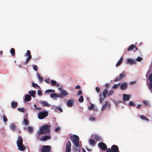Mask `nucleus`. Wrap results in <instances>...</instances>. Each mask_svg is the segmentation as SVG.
Masks as SVG:
<instances>
[{"label": "nucleus", "instance_id": "obj_1", "mask_svg": "<svg viewBox=\"0 0 152 152\" xmlns=\"http://www.w3.org/2000/svg\"><path fill=\"white\" fill-rule=\"evenodd\" d=\"M50 126L49 125H44L42 126V128L39 129V131L38 132V134L37 138L39 139V135L43 134H48L50 132Z\"/></svg>", "mask_w": 152, "mask_h": 152}, {"label": "nucleus", "instance_id": "obj_2", "mask_svg": "<svg viewBox=\"0 0 152 152\" xmlns=\"http://www.w3.org/2000/svg\"><path fill=\"white\" fill-rule=\"evenodd\" d=\"M16 143L18 149L20 151H23L26 149V147L23 144V138L20 136H18Z\"/></svg>", "mask_w": 152, "mask_h": 152}, {"label": "nucleus", "instance_id": "obj_3", "mask_svg": "<svg viewBox=\"0 0 152 152\" xmlns=\"http://www.w3.org/2000/svg\"><path fill=\"white\" fill-rule=\"evenodd\" d=\"M71 140L73 143L76 147H78L79 146V137L77 135H74L71 137Z\"/></svg>", "mask_w": 152, "mask_h": 152}, {"label": "nucleus", "instance_id": "obj_4", "mask_svg": "<svg viewBox=\"0 0 152 152\" xmlns=\"http://www.w3.org/2000/svg\"><path fill=\"white\" fill-rule=\"evenodd\" d=\"M48 112L47 111H42L39 112L38 114V118L40 119H42L48 116Z\"/></svg>", "mask_w": 152, "mask_h": 152}, {"label": "nucleus", "instance_id": "obj_5", "mask_svg": "<svg viewBox=\"0 0 152 152\" xmlns=\"http://www.w3.org/2000/svg\"><path fill=\"white\" fill-rule=\"evenodd\" d=\"M106 152H119V148L116 145H113L111 146V148H108Z\"/></svg>", "mask_w": 152, "mask_h": 152}, {"label": "nucleus", "instance_id": "obj_6", "mask_svg": "<svg viewBox=\"0 0 152 152\" xmlns=\"http://www.w3.org/2000/svg\"><path fill=\"white\" fill-rule=\"evenodd\" d=\"M51 147L50 145H43L42 148V152H50L51 151Z\"/></svg>", "mask_w": 152, "mask_h": 152}, {"label": "nucleus", "instance_id": "obj_7", "mask_svg": "<svg viewBox=\"0 0 152 152\" xmlns=\"http://www.w3.org/2000/svg\"><path fill=\"white\" fill-rule=\"evenodd\" d=\"M58 88L61 92V94H59V96H60V97H63L67 96L68 94V93L66 91L63 90L61 88Z\"/></svg>", "mask_w": 152, "mask_h": 152}, {"label": "nucleus", "instance_id": "obj_8", "mask_svg": "<svg viewBox=\"0 0 152 152\" xmlns=\"http://www.w3.org/2000/svg\"><path fill=\"white\" fill-rule=\"evenodd\" d=\"M126 75L125 72L124 71L122 72L119 75V77H117L114 80L115 82L120 81L122 78L125 77Z\"/></svg>", "mask_w": 152, "mask_h": 152}, {"label": "nucleus", "instance_id": "obj_9", "mask_svg": "<svg viewBox=\"0 0 152 152\" xmlns=\"http://www.w3.org/2000/svg\"><path fill=\"white\" fill-rule=\"evenodd\" d=\"M98 145L99 147L103 150L104 151L107 149V146L106 145L104 142H100L98 143Z\"/></svg>", "mask_w": 152, "mask_h": 152}, {"label": "nucleus", "instance_id": "obj_10", "mask_svg": "<svg viewBox=\"0 0 152 152\" xmlns=\"http://www.w3.org/2000/svg\"><path fill=\"white\" fill-rule=\"evenodd\" d=\"M71 143L70 141H69L66 143V151L70 152L71 151Z\"/></svg>", "mask_w": 152, "mask_h": 152}, {"label": "nucleus", "instance_id": "obj_11", "mask_svg": "<svg viewBox=\"0 0 152 152\" xmlns=\"http://www.w3.org/2000/svg\"><path fill=\"white\" fill-rule=\"evenodd\" d=\"M126 63L132 65L136 64V61L134 60H133L130 58H128L126 62Z\"/></svg>", "mask_w": 152, "mask_h": 152}, {"label": "nucleus", "instance_id": "obj_12", "mask_svg": "<svg viewBox=\"0 0 152 152\" xmlns=\"http://www.w3.org/2000/svg\"><path fill=\"white\" fill-rule=\"evenodd\" d=\"M133 50L134 51H135L137 50V48L136 47H135L134 45H131L127 49L128 51H131Z\"/></svg>", "mask_w": 152, "mask_h": 152}, {"label": "nucleus", "instance_id": "obj_13", "mask_svg": "<svg viewBox=\"0 0 152 152\" xmlns=\"http://www.w3.org/2000/svg\"><path fill=\"white\" fill-rule=\"evenodd\" d=\"M50 138L51 137L50 136L45 135L41 137L39 140L42 141H46L50 139Z\"/></svg>", "mask_w": 152, "mask_h": 152}, {"label": "nucleus", "instance_id": "obj_14", "mask_svg": "<svg viewBox=\"0 0 152 152\" xmlns=\"http://www.w3.org/2000/svg\"><path fill=\"white\" fill-rule=\"evenodd\" d=\"M128 87L127 84L126 83H124L121 84L120 86L122 90L126 89Z\"/></svg>", "mask_w": 152, "mask_h": 152}, {"label": "nucleus", "instance_id": "obj_15", "mask_svg": "<svg viewBox=\"0 0 152 152\" xmlns=\"http://www.w3.org/2000/svg\"><path fill=\"white\" fill-rule=\"evenodd\" d=\"M107 106H108L109 107L110 106V104L107 101H106L105 104L103 105L101 108L102 111H104L107 108Z\"/></svg>", "mask_w": 152, "mask_h": 152}, {"label": "nucleus", "instance_id": "obj_16", "mask_svg": "<svg viewBox=\"0 0 152 152\" xmlns=\"http://www.w3.org/2000/svg\"><path fill=\"white\" fill-rule=\"evenodd\" d=\"M74 101L72 99L68 100L67 102V105L69 107H71L74 104Z\"/></svg>", "mask_w": 152, "mask_h": 152}, {"label": "nucleus", "instance_id": "obj_17", "mask_svg": "<svg viewBox=\"0 0 152 152\" xmlns=\"http://www.w3.org/2000/svg\"><path fill=\"white\" fill-rule=\"evenodd\" d=\"M130 99V96L126 94H124L123 95V100L124 101H129Z\"/></svg>", "mask_w": 152, "mask_h": 152}, {"label": "nucleus", "instance_id": "obj_18", "mask_svg": "<svg viewBox=\"0 0 152 152\" xmlns=\"http://www.w3.org/2000/svg\"><path fill=\"white\" fill-rule=\"evenodd\" d=\"M51 85L53 86H55L58 87L59 86V84L57 83L55 80H52L51 81Z\"/></svg>", "mask_w": 152, "mask_h": 152}, {"label": "nucleus", "instance_id": "obj_19", "mask_svg": "<svg viewBox=\"0 0 152 152\" xmlns=\"http://www.w3.org/2000/svg\"><path fill=\"white\" fill-rule=\"evenodd\" d=\"M18 105V103L17 102L13 101L11 103V106L12 108H15Z\"/></svg>", "mask_w": 152, "mask_h": 152}, {"label": "nucleus", "instance_id": "obj_20", "mask_svg": "<svg viewBox=\"0 0 152 152\" xmlns=\"http://www.w3.org/2000/svg\"><path fill=\"white\" fill-rule=\"evenodd\" d=\"M41 103L46 107H49L50 106V104H49L47 101H42L41 102Z\"/></svg>", "mask_w": 152, "mask_h": 152}, {"label": "nucleus", "instance_id": "obj_21", "mask_svg": "<svg viewBox=\"0 0 152 152\" xmlns=\"http://www.w3.org/2000/svg\"><path fill=\"white\" fill-rule=\"evenodd\" d=\"M54 111L56 112H57L58 110H59L61 112H63V110L61 108L58 106H56L54 107Z\"/></svg>", "mask_w": 152, "mask_h": 152}, {"label": "nucleus", "instance_id": "obj_22", "mask_svg": "<svg viewBox=\"0 0 152 152\" xmlns=\"http://www.w3.org/2000/svg\"><path fill=\"white\" fill-rule=\"evenodd\" d=\"M123 59V57H122L121 58L120 60L116 64V66H119L121 64L122 62Z\"/></svg>", "mask_w": 152, "mask_h": 152}, {"label": "nucleus", "instance_id": "obj_23", "mask_svg": "<svg viewBox=\"0 0 152 152\" xmlns=\"http://www.w3.org/2000/svg\"><path fill=\"white\" fill-rule=\"evenodd\" d=\"M89 144L92 146H94L96 142L95 141L92 139H90L89 140Z\"/></svg>", "mask_w": 152, "mask_h": 152}, {"label": "nucleus", "instance_id": "obj_24", "mask_svg": "<svg viewBox=\"0 0 152 152\" xmlns=\"http://www.w3.org/2000/svg\"><path fill=\"white\" fill-rule=\"evenodd\" d=\"M31 97L30 95H26L25 97V101H29L31 100Z\"/></svg>", "mask_w": 152, "mask_h": 152}, {"label": "nucleus", "instance_id": "obj_25", "mask_svg": "<svg viewBox=\"0 0 152 152\" xmlns=\"http://www.w3.org/2000/svg\"><path fill=\"white\" fill-rule=\"evenodd\" d=\"M10 128L13 131H15L16 129V127L15 125L14 124L12 123L10 124Z\"/></svg>", "mask_w": 152, "mask_h": 152}, {"label": "nucleus", "instance_id": "obj_26", "mask_svg": "<svg viewBox=\"0 0 152 152\" xmlns=\"http://www.w3.org/2000/svg\"><path fill=\"white\" fill-rule=\"evenodd\" d=\"M50 96L52 98L55 97H60V96H59L58 94H56V93H55L50 94Z\"/></svg>", "mask_w": 152, "mask_h": 152}, {"label": "nucleus", "instance_id": "obj_27", "mask_svg": "<svg viewBox=\"0 0 152 152\" xmlns=\"http://www.w3.org/2000/svg\"><path fill=\"white\" fill-rule=\"evenodd\" d=\"M99 101L100 102V103L102 104L103 102V101L104 100V98L102 97V93H100L99 95Z\"/></svg>", "mask_w": 152, "mask_h": 152}, {"label": "nucleus", "instance_id": "obj_28", "mask_svg": "<svg viewBox=\"0 0 152 152\" xmlns=\"http://www.w3.org/2000/svg\"><path fill=\"white\" fill-rule=\"evenodd\" d=\"M36 92L34 91H29L28 93L30 94V95L32 96L33 97H35V95L36 94Z\"/></svg>", "mask_w": 152, "mask_h": 152}, {"label": "nucleus", "instance_id": "obj_29", "mask_svg": "<svg viewBox=\"0 0 152 152\" xmlns=\"http://www.w3.org/2000/svg\"><path fill=\"white\" fill-rule=\"evenodd\" d=\"M25 56H28V57L30 56L31 58V55L30 51L29 50H27V52L25 54Z\"/></svg>", "mask_w": 152, "mask_h": 152}, {"label": "nucleus", "instance_id": "obj_30", "mask_svg": "<svg viewBox=\"0 0 152 152\" xmlns=\"http://www.w3.org/2000/svg\"><path fill=\"white\" fill-rule=\"evenodd\" d=\"M27 129L28 132L30 133H31L33 131V128L31 126H28Z\"/></svg>", "mask_w": 152, "mask_h": 152}, {"label": "nucleus", "instance_id": "obj_31", "mask_svg": "<svg viewBox=\"0 0 152 152\" xmlns=\"http://www.w3.org/2000/svg\"><path fill=\"white\" fill-rule=\"evenodd\" d=\"M23 124L26 125H27L28 124L29 121L26 119L24 118L23 120Z\"/></svg>", "mask_w": 152, "mask_h": 152}, {"label": "nucleus", "instance_id": "obj_32", "mask_svg": "<svg viewBox=\"0 0 152 152\" xmlns=\"http://www.w3.org/2000/svg\"><path fill=\"white\" fill-rule=\"evenodd\" d=\"M32 85L33 87H37L38 88H40V86L38 85L37 84L35 83H32Z\"/></svg>", "mask_w": 152, "mask_h": 152}, {"label": "nucleus", "instance_id": "obj_33", "mask_svg": "<svg viewBox=\"0 0 152 152\" xmlns=\"http://www.w3.org/2000/svg\"><path fill=\"white\" fill-rule=\"evenodd\" d=\"M94 105L92 104H91V106H89L88 107V109L89 110H91L93 109H94Z\"/></svg>", "mask_w": 152, "mask_h": 152}, {"label": "nucleus", "instance_id": "obj_34", "mask_svg": "<svg viewBox=\"0 0 152 152\" xmlns=\"http://www.w3.org/2000/svg\"><path fill=\"white\" fill-rule=\"evenodd\" d=\"M15 50L14 48H12L10 50V52L13 56L15 55Z\"/></svg>", "mask_w": 152, "mask_h": 152}, {"label": "nucleus", "instance_id": "obj_35", "mask_svg": "<svg viewBox=\"0 0 152 152\" xmlns=\"http://www.w3.org/2000/svg\"><path fill=\"white\" fill-rule=\"evenodd\" d=\"M55 91L53 90L48 89L45 91V93H49L50 92H54Z\"/></svg>", "mask_w": 152, "mask_h": 152}, {"label": "nucleus", "instance_id": "obj_36", "mask_svg": "<svg viewBox=\"0 0 152 152\" xmlns=\"http://www.w3.org/2000/svg\"><path fill=\"white\" fill-rule=\"evenodd\" d=\"M140 118L141 119H142L146 120L147 121L149 120V119L148 118H147L145 116H144L143 115H141L140 116Z\"/></svg>", "mask_w": 152, "mask_h": 152}, {"label": "nucleus", "instance_id": "obj_37", "mask_svg": "<svg viewBox=\"0 0 152 152\" xmlns=\"http://www.w3.org/2000/svg\"><path fill=\"white\" fill-rule=\"evenodd\" d=\"M78 101L79 102H83L84 101V99H83V97L82 96H80V97L79 98Z\"/></svg>", "mask_w": 152, "mask_h": 152}, {"label": "nucleus", "instance_id": "obj_38", "mask_svg": "<svg viewBox=\"0 0 152 152\" xmlns=\"http://www.w3.org/2000/svg\"><path fill=\"white\" fill-rule=\"evenodd\" d=\"M94 139L98 141H100L101 140V138L98 135H96L94 137Z\"/></svg>", "mask_w": 152, "mask_h": 152}, {"label": "nucleus", "instance_id": "obj_39", "mask_svg": "<svg viewBox=\"0 0 152 152\" xmlns=\"http://www.w3.org/2000/svg\"><path fill=\"white\" fill-rule=\"evenodd\" d=\"M143 104L146 106H150V104L148 101H147L144 100L143 101Z\"/></svg>", "mask_w": 152, "mask_h": 152}, {"label": "nucleus", "instance_id": "obj_40", "mask_svg": "<svg viewBox=\"0 0 152 152\" xmlns=\"http://www.w3.org/2000/svg\"><path fill=\"white\" fill-rule=\"evenodd\" d=\"M18 110L19 111L23 113L25 112L26 110L25 109L23 108H18Z\"/></svg>", "mask_w": 152, "mask_h": 152}, {"label": "nucleus", "instance_id": "obj_41", "mask_svg": "<svg viewBox=\"0 0 152 152\" xmlns=\"http://www.w3.org/2000/svg\"><path fill=\"white\" fill-rule=\"evenodd\" d=\"M129 105L130 106L134 107L135 106V104L134 102L132 101H130L129 103Z\"/></svg>", "mask_w": 152, "mask_h": 152}, {"label": "nucleus", "instance_id": "obj_42", "mask_svg": "<svg viewBox=\"0 0 152 152\" xmlns=\"http://www.w3.org/2000/svg\"><path fill=\"white\" fill-rule=\"evenodd\" d=\"M120 83H118V84H115L113 85V86L112 87V88L113 89H115L117 88L118 87V86H119L120 85Z\"/></svg>", "mask_w": 152, "mask_h": 152}, {"label": "nucleus", "instance_id": "obj_43", "mask_svg": "<svg viewBox=\"0 0 152 152\" xmlns=\"http://www.w3.org/2000/svg\"><path fill=\"white\" fill-rule=\"evenodd\" d=\"M31 58L30 56L28 57L26 59V60L24 63V64H27L28 63V62L29 61V60L30 59H31Z\"/></svg>", "mask_w": 152, "mask_h": 152}, {"label": "nucleus", "instance_id": "obj_44", "mask_svg": "<svg viewBox=\"0 0 152 152\" xmlns=\"http://www.w3.org/2000/svg\"><path fill=\"white\" fill-rule=\"evenodd\" d=\"M114 93V91L113 90H111L109 92H108L107 94V96H109L110 95H112Z\"/></svg>", "mask_w": 152, "mask_h": 152}, {"label": "nucleus", "instance_id": "obj_45", "mask_svg": "<svg viewBox=\"0 0 152 152\" xmlns=\"http://www.w3.org/2000/svg\"><path fill=\"white\" fill-rule=\"evenodd\" d=\"M148 79L150 82L152 81V73L151 74L148 76Z\"/></svg>", "mask_w": 152, "mask_h": 152}, {"label": "nucleus", "instance_id": "obj_46", "mask_svg": "<svg viewBox=\"0 0 152 152\" xmlns=\"http://www.w3.org/2000/svg\"><path fill=\"white\" fill-rule=\"evenodd\" d=\"M142 60V58L141 57H138L136 59V61L140 62Z\"/></svg>", "mask_w": 152, "mask_h": 152}, {"label": "nucleus", "instance_id": "obj_47", "mask_svg": "<svg viewBox=\"0 0 152 152\" xmlns=\"http://www.w3.org/2000/svg\"><path fill=\"white\" fill-rule=\"evenodd\" d=\"M108 91L107 89H104L103 91V94H107L108 93Z\"/></svg>", "mask_w": 152, "mask_h": 152}, {"label": "nucleus", "instance_id": "obj_48", "mask_svg": "<svg viewBox=\"0 0 152 152\" xmlns=\"http://www.w3.org/2000/svg\"><path fill=\"white\" fill-rule=\"evenodd\" d=\"M3 120L4 122H7V119L5 115L3 116Z\"/></svg>", "mask_w": 152, "mask_h": 152}, {"label": "nucleus", "instance_id": "obj_49", "mask_svg": "<svg viewBox=\"0 0 152 152\" xmlns=\"http://www.w3.org/2000/svg\"><path fill=\"white\" fill-rule=\"evenodd\" d=\"M38 77L39 80L41 82H42L43 80V78L42 77H40L39 75H38Z\"/></svg>", "mask_w": 152, "mask_h": 152}, {"label": "nucleus", "instance_id": "obj_50", "mask_svg": "<svg viewBox=\"0 0 152 152\" xmlns=\"http://www.w3.org/2000/svg\"><path fill=\"white\" fill-rule=\"evenodd\" d=\"M33 68L34 70L35 71H37V67L35 65H33Z\"/></svg>", "mask_w": 152, "mask_h": 152}, {"label": "nucleus", "instance_id": "obj_51", "mask_svg": "<svg viewBox=\"0 0 152 152\" xmlns=\"http://www.w3.org/2000/svg\"><path fill=\"white\" fill-rule=\"evenodd\" d=\"M89 119L90 121H94L96 120V118L94 117H90L89 118Z\"/></svg>", "mask_w": 152, "mask_h": 152}, {"label": "nucleus", "instance_id": "obj_52", "mask_svg": "<svg viewBox=\"0 0 152 152\" xmlns=\"http://www.w3.org/2000/svg\"><path fill=\"white\" fill-rule=\"evenodd\" d=\"M37 93L39 95L41 96L42 95V92L40 90L38 91Z\"/></svg>", "mask_w": 152, "mask_h": 152}, {"label": "nucleus", "instance_id": "obj_53", "mask_svg": "<svg viewBox=\"0 0 152 152\" xmlns=\"http://www.w3.org/2000/svg\"><path fill=\"white\" fill-rule=\"evenodd\" d=\"M34 107H35V109L38 110H41V108L39 107H37V105L35 104L34 105Z\"/></svg>", "mask_w": 152, "mask_h": 152}, {"label": "nucleus", "instance_id": "obj_54", "mask_svg": "<svg viewBox=\"0 0 152 152\" xmlns=\"http://www.w3.org/2000/svg\"><path fill=\"white\" fill-rule=\"evenodd\" d=\"M96 90L97 93H99L100 92V88L99 87H96Z\"/></svg>", "mask_w": 152, "mask_h": 152}, {"label": "nucleus", "instance_id": "obj_55", "mask_svg": "<svg viewBox=\"0 0 152 152\" xmlns=\"http://www.w3.org/2000/svg\"><path fill=\"white\" fill-rule=\"evenodd\" d=\"M50 79L49 78L48 79H45L44 80V81L46 82L47 83H50Z\"/></svg>", "mask_w": 152, "mask_h": 152}, {"label": "nucleus", "instance_id": "obj_56", "mask_svg": "<svg viewBox=\"0 0 152 152\" xmlns=\"http://www.w3.org/2000/svg\"><path fill=\"white\" fill-rule=\"evenodd\" d=\"M82 91L81 90H80L78 91L77 94L78 95H80L82 94Z\"/></svg>", "mask_w": 152, "mask_h": 152}, {"label": "nucleus", "instance_id": "obj_57", "mask_svg": "<svg viewBox=\"0 0 152 152\" xmlns=\"http://www.w3.org/2000/svg\"><path fill=\"white\" fill-rule=\"evenodd\" d=\"M149 86L152 89V81L150 82L149 84Z\"/></svg>", "mask_w": 152, "mask_h": 152}, {"label": "nucleus", "instance_id": "obj_58", "mask_svg": "<svg viewBox=\"0 0 152 152\" xmlns=\"http://www.w3.org/2000/svg\"><path fill=\"white\" fill-rule=\"evenodd\" d=\"M80 88V86L79 85H77L75 87V89H79Z\"/></svg>", "mask_w": 152, "mask_h": 152}, {"label": "nucleus", "instance_id": "obj_59", "mask_svg": "<svg viewBox=\"0 0 152 152\" xmlns=\"http://www.w3.org/2000/svg\"><path fill=\"white\" fill-rule=\"evenodd\" d=\"M109 86V84L108 83H106L105 85V87L106 88H108Z\"/></svg>", "mask_w": 152, "mask_h": 152}, {"label": "nucleus", "instance_id": "obj_60", "mask_svg": "<svg viewBox=\"0 0 152 152\" xmlns=\"http://www.w3.org/2000/svg\"><path fill=\"white\" fill-rule=\"evenodd\" d=\"M141 107V104H137V108H140Z\"/></svg>", "mask_w": 152, "mask_h": 152}, {"label": "nucleus", "instance_id": "obj_61", "mask_svg": "<svg viewBox=\"0 0 152 152\" xmlns=\"http://www.w3.org/2000/svg\"><path fill=\"white\" fill-rule=\"evenodd\" d=\"M59 128H56L55 129V131L56 132H57V131L58 130H59Z\"/></svg>", "mask_w": 152, "mask_h": 152}, {"label": "nucleus", "instance_id": "obj_62", "mask_svg": "<svg viewBox=\"0 0 152 152\" xmlns=\"http://www.w3.org/2000/svg\"><path fill=\"white\" fill-rule=\"evenodd\" d=\"M103 96L104 97V98H106V95L107 94H103Z\"/></svg>", "mask_w": 152, "mask_h": 152}, {"label": "nucleus", "instance_id": "obj_63", "mask_svg": "<svg viewBox=\"0 0 152 152\" xmlns=\"http://www.w3.org/2000/svg\"><path fill=\"white\" fill-rule=\"evenodd\" d=\"M82 150H83V152H86L85 150L83 148Z\"/></svg>", "mask_w": 152, "mask_h": 152}, {"label": "nucleus", "instance_id": "obj_64", "mask_svg": "<svg viewBox=\"0 0 152 152\" xmlns=\"http://www.w3.org/2000/svg\"><path fill=\"white\" fill-rule=\"evenodd\" d=\"M3 53V51H1L0 52V54H2V53Z\"/></svg>", "mask_w": 152, "mask_h": 152}]
</instances>
